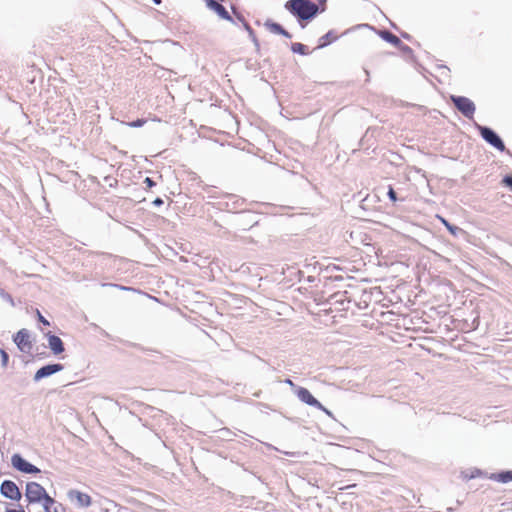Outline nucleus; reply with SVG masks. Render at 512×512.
Returning a JSON list of instances; mask_svg holds the SVG:
<instances>
[{
  "mask_svg": "<svg viewBox=\"0 0 512 512\" xmlns=\"http://www.w3.org/2000/svg\"><path fill=\"white\" fill-rule=\"evenodd\" d=\"M320 5L310 0H288L285 9L301 21L313 19L319 12L326 9V0H320Z\"/></svg>",
  "mask_w": 512,
  "mask_h": 512,
  "instance_id": "f257e3e1",
  "label": "nucleus"
},
{
  "mask_svg": "<svg viewBox=\"0 0 512 512\" xmlns=\"http://www.w3.org/2000/svg\"><path fill=\"white\" fill-rule=\"evenodd\" d=\"M47 495L48 493L39 483L28 482L26 484L25 497L28 503H40Z\"/></svg>",
  "mask_w": 512,
  "mask_h": 512,
  "instance_id": "f03ea898",
  "label": "nucleus"
},
{
  "mask_svg": "<svg viewBox=\"0 0 512 512\" xmlns=\"http://www.w3.org/2000/svg\"><path fill=\"white\" fill-rule=\"evenodd\" d=\"M13 341L18 349L26 354H30L33 348V342L30 332L27 329H20L14 336Z\"/></svg>",
  "mask_w": 512,
  "mask_h": 512,
  "instance_id": "7ed1b4c3",
  "label": "nucleus"
},
{
  "mask_svg": "<svg viewBox=\"0 0 512 512\" xmlns=\"http://www.w3.org/2000/svg\"><path fill=\"white\" fill-rule=\"evenodd\" d=\"M451 100L456 108L467 118H473L475 113L474 103L464 96H451Z\"/></svg>",
  "mask_w": 512,
  "mask_h": 512,
  "instance_id": "20e7f679",
  "label": "nucleus"
},
{
  "mask_svg": "<svg viewBox=\"0 0 512 512\" xmlns=\"http://www.w3.org/2000/svg\"><path fill=\"white\" fill-rule=\"evenodd\" d=\"M11 464L12 466L17 469L18 471H21L23 473L27 474H37L40 472V469L36 466L32 465L31 463L27 462L21 455L14 454L11 457Z\"/></svg>",
  "mask_w": 512,
  "mask_h": 512,
  "instance_id": "39448f33",
  "label": "nucleus"
},
{
  "mask_svg": "<svg viewBox=\"0 0 512 512\" xmlns=\"http://www.w3.org/2000/svg\"><path fill=\"white\" fill-rule=\"evenodd\" d=\"M482 138L499 151L505 150V145L499 136L488 127H479Z\"/></svg>",
  "mask_w": 512,
  "mask_h": 512,
  "instance_id": "423d86ee",
  "label": "nucleus"
},
{
  "mask_svg": "<svg viewBox=\"0 0 512 512\" xmlns=\"http://www.w3.org/2000/svg\"><path fill=\"white\" fill-rule=\"evenodd\" d=\"M1 494L14 501H19L21 499V492L18 486L11 480H5L0 487Z\"/></svg>",
  "mask_w": 512,
  "mask_h": 512,
  "instance_id": "0eeeda50",
  "label": "nucleus"
},
{
  "mask_svg": "<svg viewBox=\"0 0 512 512\" xmlns=\"http://www.w3.org/2000/svg\"><path fill=\"white\" fill-rule=\"evenodd\" d=\"M296 394L302 402L310 406H313L319 410H322L326 413H329L328 410L323 407V405L309 392L308 389L300 387L298 388Z\"/></svg>",
  "mask_w": 512,
  "mask_h": 512,
  "instance_id": "6e6552de",
  "label": "nucleus"
},
{
  "mask_svg": "<svg viewBox=\"0 0 512 512\" xmlns=\"http://www.w3.org/2000/svg\"><path fill=\"white\" fill-rule=\"evenodd\" d=\"M67 496L71 501H75L80 508H87L92 504L91 496L79 490H70Z\"/></svg>",
  "mask_w": 512,
  "mask_h": 512,
  "instance_id": "1a4fd4ad",
  "label": "nucleus"
},
{
  "mask_svg": "<svg viewBox=\"0 0 512 512\" xmlns=\"http://www.w3.org/2000/svg\"><path fill=\"white\" fill-rule=\"evenodd\" d=\"M63 369L61 364H49L38 369L34 375V380L39 381L44 377H48L54 373H57Z\"/></svg>",
  "mask_w": 512,
  "mask_h": 512,
  "instance_id": "9d476101",
  "label": "nucleus"
},
{
  "mask_svg": "<svg viewBox=\"0 0 512 512\" xmlns=\"http://www.w3.org/2000/svg\"><path fill=\"white\" fill-rule=\"evenodd\" d=\"M205 1H206V5L211 10L216 12L220 18L228 20V21H233L232 17L229 15L228 11L222 4L218 3L215 0H205Z\"/></svg>",
  "mask_w": 512,
  "mask_h": 512,
  "instance_id": "9b49d317",
  "label": "nucleus"
},
{
  "mask_svg": "<svg viewBox=\"0 0 512 512\" xmlns=\"http://www.w3.org/2000/svg\"><path fill=\"white\" fill-rule=\"evenodd\" d=\"M264 27L270 33L279 34V35H282V36H284L286 38H289V39L292 37V35L287 30H285L280 24L275 23V22H273L271 20L265 21Z\"/></svg>",
  "mask_w": 512,
  "mask_h": 512,
  "instance_id": "f8f14e48",
  "label": "nucleus"
},
{
  "mask_svg": "<svg viewBox=\"0 0 512 512\" xmlns=\"http://www.w3.org/2000/svg\"><path fill=\"white\" fill-rule=\"evenodd\" d=\"M48 344L54 354H60L64 351V344L60 337L48 334Z\"/></svg>",
  "mask_w": 512,
  "mask_h": 512,
  "instance_id": "ddd939ff",
  "label": "nucleus"
},
{
  "mask_svg": "<svg viewBox=\"0 0 512 512\" xmlns=\"http://www.w3.org/2000/svg\"><path fill=\"white\" fill-rule=\"evenodd\" d=\"M45 512H59L60 504L54 498L47 495L41 502Z\"/></svg>",
  "mask_w": 512,
  "mask_h": 512,
  "instance_id": "4468645a",
  "label": "nucleus"
},
{
  "mask_svg": "<svg viewBox=\"0 0 512 512\" xmlns=\"http://www.w3.org/2000/svg\"><path fill=\"white\" fill-rule=\"evenodd\" d=\"M339 36L334 30H330L325 35L321 36L318 40V48H324L327 45L335 42Z\"/></svg>",
  "mask_w": 512,
  "mask_h": 512,
  "instance_id": "2eb2a0df",
  "label": "nucleus"
},
{
  "mask_svg": "<svg viewBox=\"0 0 512 512\" xmlns=\"http://www.w3.org/2000/svg\"><path fill=\"white\" fill-rule=\"evenodd\" d=\"M490 479L500 482V483H507L512 481V470L504 471L500 473H493L490 476Z\"/></svg>",
  "mask_w": 512,
  "mask_h": 512,
  "instance_id": "dca6fc26",
  "label": "nucleus"
},
{
  "mask_svg": "<svg viewBox=\"0 0 512 512\" xmlns=\"http://www.w3.org/2000/svg\"><path fill=\"white\" fill-rule=\"evenodd\" d=\"M379 35L382 39H384L385 41H387L388 43H390L396 47L401 44V40L399 39V37L396 36L395 34L391 33L390 31H386V30L380 31Z\"/></svg>",
  "mask_w": 512,
  "mask_h": 512,
  "instance_id": "f3484780",
  "label": "nucleus"
},
{
  "mask_svg": "<svg viewBox=\"0 0 512 512\" xmlns=\"http://www.w3.org/2000/svg\"><path fill=\"white\" fill-rule=\"evenodd\" d=\"M437 218L440 220V222L447 228V230L454 236L457 235V233L460 231V228L457 226H454L450 224L445 218H443L440 215H437Z\"/></svg>",
  "mask_w": 512,
  "mask_h": 512,
  "instance_id": "a211bd4d",
  "label": "nucleus"
},
{
  "mask_svg": "<svg viewBox=\"0 0 512 512\" xmlns=\"http://www.w3.org/2000/svg\"><path fill=\"white\" fill-rule=\"evenodd\" d=\"M291 49L293 52L299 53L302 55H306L308 53L307 47L302 43H293Z\"/></svg>",
  "mask_w": 512,
  "mask_h": 512,
  "instance_id": "6ab92c4d",
  "label": "nucleus"
},
{
  "mask_svg": "<svg viewBox=\"0 0 512 512\" xmlns=\"http://www.w3.org/2000/svg\"><path fill=\"white\" fill-rule=\"evenodd\" d=\"M145 123H146V120H145V119H137V120H135V121L129 122L127 125H128L129 127L136 128V127H141V126H143Z\"/></svg>",
  "mask_w": 512,
  "mask_h": 512,
  "instance_id": "aec40b11",
  "label": "nucleus"
},
{
  "mask_svg": "<svg viewBox=\"0 0 512 512\" xmlns=\"http://www.w3.org/2000/svg\"><path fill=\"white\" fill-rule=\"evenodd\" d=\"M0 356H1L2 366L6 367L8 364V360H9V356H8L7 352L3 349H0Z\"/></svg>",
  "mask_w": 512,
  "mask_h": 512,
  "instance_id": "412c9836",
  "label": "nucleus"
},
{
  "mask_svg": "<svg viewBox=\"0 0 512 512\" xmlns=\"http://www.w3.org/2000/svg\"><path fill=\"white\" fill-rule=\"evenodd\" d=\"M36 314H37V318H38L39 322H41L45 326L50 325L49 321L40 313L39 310H36Z\"/></svg>",
  "mask_w": 512,
  "mask_h": 512,
  "instance_id": "4be33fe9",
  "label": "nucleus"
},
{
  "mask_svg": "<svg viewBox=\"0 0 512 512\" xmlns=\"http://www.w3.org/2000/svg\"><path fill=\"white\" fill-rule=\"evenodd\" d=\"M388 197L392 202L397 201V195L392 186H389Z\"/></svg>",
  "mask_w": 512,
  "mask_h": 512,
  "instance_id": "5701e85b",
  "label": "nucleus"
},
{
  "mask_svg": "<svg viewBox=\"0 0 512 512\" xmlns=\"http://www.w3.org/2000/svg\"><path fill=\"white\" fill-rule=\"evenodd\" d=\"M144 183L147 185L148 188H152L156 185L155 182L150 177H146Z\"/></svg>",
  "mask_w": 512,
  "mask_h": 512,
  "instance_id": "b1692460",
  "label": "nucleus"
},
{
  "mask_svg": "<svg viewBox=\"0 0 512 512\" xmlns=\"http://www.w3.org/2000/svg\"><path fill=\"white\" fill-rule=\"evenodd\" d=\"M503 183L506 185V186H509L512 188V177L511 176H506L504 177L503 179Z\"/></svg>",
  "mask_w": 512,
  "mask_h": 512,
  "instance_id": "393cba45",
  "label": "nucleus"
},
{
  "mask_svg": "<svg viewBox=\"0 0 512 512\" xmlns=\"http://www.w3.org/2000/svg\"><path fill=\"white\" fill-rule=\"evenodd\" d=\"M5 512H25V510L22 507H19L17 509H6Z\"/></svg>",
  "mask_w": 512,
  "mask_h": 512,
  "instance_id": "a878e982",
  "label": "nucleus"
},
{
  "mask_svg": "<svg viewBox=\"0 0 512 512\" xmlns=\"http://www.w3.org/2000/svg\"><path fill=\"white\" fill-rule=\"evenodd\" d=\"M153 204L156 205V206H160L163 204V200L161 198H156L154 201H153Z\"/></svg>",
  "mask_w": 512,
  "mask_h": 512,
  "instance_id": "bb28decb",
  "label": "nucleus"
},
{
  "mask_svg": "<svg viewBox=\"0 0 512 512\" xmlns=\"http://www.w3.org/2000/svg\"><path fill=\"white\" fill-rule=\"evenodd\" d=\"M245 28H246L250 33H252V32H253V30L251 29V27H250V26H249V24H247V23L245 24Z\"/></svg>",
  "mask_w": 512,
  "mask_h": 512,
  "instance_id": "cd10ccee",
  "label": "nucleus"
},
{
  "mask_svg": "<svg viewBox=\"0 0 512 512\" xmlns=\"http://www.w3.org/2000/svg\"><path fill=\"white\" fill-rule=\"evenodd\" d=\"M286 383H288V384H289V385H291V386H293V385H294V384H293V382H292L290 379H287V380H286Z\"/></svg>",
  "mask_w": 512,
  "mask_h": 512,
  "instance_id": "c85d7f7f",
  "label": "nucleus"
},
{
  "mask_svg": "<svg viewBox=\"0 0 512 512\" xmlns=\"http://www.w3.org/2000/svg\"><path fill=\"white\" fill-rule=\"evenodd\" d=\"M153 2L158 5L161 3V0H153Z\"/></svg>",
  "mask_w": 512,
  "mask_h": 512,
  "instance_id": "c756f323",
  "label": "nucleus"
}]
</instances>
